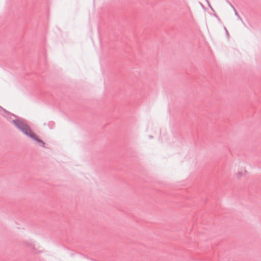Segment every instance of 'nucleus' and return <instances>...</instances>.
I'll return each mask as SVG.
<instances>
[{
	"instance_id": "nucleus-1",
	"label": "nucleus",
	"mask_w": 261,
	"mask_h": 261,
	"mask_svg": "<svg viewBox=\"0 0 261 261\" xmlns=\"http://www.w3.org/2000/svg\"><path fill=\"white\" fill-rule=\"evenodd\" d=\"M14 125L19 129H20L24 134L29 136L32 139L35 140L37 142L40 143L41 145L44 147V143L35 134V133L31 129L30 127L19 120H15L13 121Z\"/></svg>"
},
{
	"instance_id": "nucleus-2",
	"label": "nucleus",
	"mask_w": 261,
	"mask_h": 261,
	"mask_svg": "<svg viewBox=\"0 0 261 261\" xmlns=\"http://www.w3.org/2000/svg\"><path fill=\"white\" fill-rule=\"evenodd\" d=\"M247 173V171L244 167H239L234 173V176L236 178L240 179L244 177Z\"/></svg>"
}]
</instances>
